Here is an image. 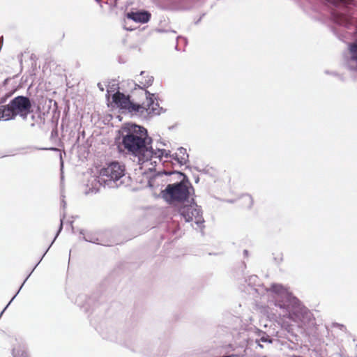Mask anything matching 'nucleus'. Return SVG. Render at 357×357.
<instances>
[{"label": "nucleus", "instance_id": "1", "mask_svg": "<svg viewBox=\"0 0 357 357\" xmlns=\"http://www.w3.org/2000/svg\"><path fill=\"white\" fill-rule=\"evenodd\" d=\"M249 286L255 287L258 294H267L268 306L275 311V317L287 319L301 327L314 324V315L291 292L280 284H273L270 288L257 285L259 278L251 275L247 280Z\"/></svg>", "mask_w": 357, "mask_h": 357}, {"label": "nucleus", "instance_id": "2", "mask_svg": "<svg viewBox=\"0 0 357 357\" xmlns=\"http://www.w3.org/2000/svg\"><path fill=\"white\" fill-rule=\"evenodd\" d=\"M152 138L146 128L136 124H129L122 130V145L124 149L138 159L139 163L151 160L155 155L166 153L165 149H153Z\"/></svg>", "mask_w": 357, "mask_h": 357}, {"label": "nucleus", "instance_id": "3", "mask_svg": "<svg viewBox=\"0 0 357 357\" xmlns=\"http://www.w3.org/2000/svg\"><path fill=\"white\" fill-rule=\"evenodd\" d=\"M31 107L32 104L29 97L17 96L13 98L8 104L1 105V121L14 120L17 116L22 120L26 121L31 114L33 122L30 123V126L34 127L36 116L32 114Z\"/></svg>", "mask_w": 357, "mask_h": 357}, {"label": "nucleus", "instance_id": "4", "mask_svg": "<svg viewBox=\"0 0 357 357\" xmlns=\"http://www.w3.org/2000/svg\"><path fill=\"white\" fill-rule=\"evenodd\" d=\"M125 175V167L119 162L109 163L106 167L101 169L99 176L93 178L100 185L113 188H117L123 183L121 178Z\"/></svg>", "mask_w": 357, "mask_h": 357}, {"label": "nucleus", "instance_id": "5", "mask_svg": "<svg viewBox=\"0 0 357 357\" xmlns=\"http://www.w3.org/2000/svg\"><path fill=\"white\" fill-rule=\"evenodd\" d=\"M183 177V180L172 184H168L165 190H162V198L169 204L174 202H183L187 200L190 195L188 185H191L187 176L178 172Z\"/></svg>", "mask_w": 357, "mask_h": 357}, {"label": "nucleus", "instance_id": "6", "mask_svg": "<svg viewBox=\"0 0 357 357\" xmlns=\"http://www.w3.org/2000/svg\"><path fill=\"white\" fill-rule=\"evenodd\" d=\"M142 94L144 95L146 101L142 104L131 102L130 106L128 107L127 111L132 114H139L144 116H153L160 114L162 108L159 105L155 93H150L147 90H142Z\"/></svg>", "mask_w": 357, "mask_h": 357}, {"label": "nucleus", "instance_id": "7", "mask_svg": "<svg viewBox=\"0 0 357 357\" xmlns=\"http://www.w3.org/2000/svg\"><path fill=\"white\" fill-rule=\"evenodd\" d=\"M179 213L186 222H194L201 230L204 228L202 210L195 202L182 206L179 208Z\"/></svg>", "mask_w": 357, "mask_h": 357}, {"label": "nucleus", "instance_id": "8", "mask_svg": "<svg viewBox=\"0 0 357 357\" xmlns=\"http://www.w3.org/2000/svg\"><path fill=\"white\" fill-rule=\"evenodd\" d=\"M155 158L160 159V160H162L164 158H165L164 162L169 160L174 167L176 165L181 167L188 162L189 155L185 148L179 147L177 149L176 152L173 154H171L170 151L166 150V153L161 155H155Z\"/></svg>", "mask_w": 357, "mask_h": 357}, {"label": "nucleus", "instance_id": "9", "mask_svg": "<svg viewBox=\"0 0 357 357\" xmlns=\"http://www.w3.org/2000/svg\"><path fill=\"white\" fill-rule=\"evenodd\" d=\"M136 80L138 83H135V89H139L140 93L142 94V90H146V88L153 84L154 78L145 71H141L139 77L136 78Z\"/></svg>", "mask_w": 357, "mask_h": 357}, {"label": "nucleus", "instance_id": "10", "mask_svg": "<svg viewBox=\"0 0 357 357\" xmlns=\"http://www.w3.org/2000/svg\"><path fill=\"white\" fill-rule=\"evenodd\" d=\"M126 15L128 20L142 24L148 22L151 18V13L146 10L132 11L127 13Z\"/></svg>", "mask_w": 357, "mask_h": 357}, {"label": "nucleus", "instance_id": "11", "mask_svg": "<svg viewBox=\"0 0 357 357\" xmlns=\"http://www.w3.org/2000/svg\"><path fill=\"white\" fill-rule=\"evenodd\" d=\"M113 102L121 109L127 110L130 106L131 100L129 96H125L119 91L116 92L112 96Z\"/></svg>", "mask_w": 357, "mask_h": 357}, {"label": "nucleus", "instance_id": "12", "mask_svg": "<svg viewBox=\"0 0 357 357\" xmlns=\"http://www.w3.org/2000/svg\"><path fill=\"white\" fill-rule=\"evenodd\" d=\"M13 357H29L25 347L23 345H17L12 350Z\"/></svg>", "mask_w": 357, "mask_h": 357}, {"label": "nucleus", "instance_id": "13", "mask_svg": "<svg viewBox=\"0 0 357 357\" xmlns=\"http://www.w3.org/2000/svg\"><path fill=\"white\" fill-rule=\"evenodd\" d=\"M336 21L337 24L344 26L346 28H349L350 26L353 24L351 19L343 15H339L337 17Z\"/></svg>", "mask_w": 357, "mask_h": 357}, {"label": "nucleus", "instance_id": "14", "mask_svg": "<svg viewBox=\"0 0 357 357\" xmlns=\"http://www.w3.org/2000/svg\"><path fill=\"white\" fill-rule=\"evenodd\" d=\"M80 234L83 235V239L84 241L93 243L99 244V243L98 242V238L95 235L91 233H87L85 234L82 231H80Z\"/></svg>", "mask_w": 357, "mask_h": 357}, {"label": "nucleus", "instance_id": "15", "mask_svg": "<svg viewBox=\"0 0 357 357\" xmlns=\"http://www.w3.org/2000/svg\"><path fill=\"white\" fill-rule=\"evenodd\" d=\"M259 340H257V342H268V343H271L272 342V338L270 337L269 335H268L266 333L263 332V331H259Z\"/></svg>", "mask_w": 357, "mask_h": 357}, {"label": "nucleus", "instance_id": "16", "mask_svg": "<svg viewBox=\"0 0 357 357\" xmlns=\"http://www.w3.org/2000/svg\"><path fill=\"white\" fill-rule=\"evenodd\" d=\"M350 52L351 54V59L357 61V44L351 45Z\"/></svg>", "mask_w": 357, "mask_h": 357}, {"label": "nucleus", "instance_id": "17", "mask_svg": "<svg viewBox=\"0 0 357 357\" xmlns=\"http://www.w3.org/2000/svg\"><path fill=\"white\" fill-rule=\"evenodd\" d=\"M243 199L247 203L246 206L250 208L253 204L252 197L250 195H245L243 196Z\"/></svg>", "mask_w": 357, "mask_h": 357}, {"label": "nucleus", "instance_id": "18", "mask_svg": "<svg viewBox=\"0 0 357 357\" xmlns=\"http://www.w3.org/2000/svg\"><path fill=\"white\" fill-rule=\"evenodd\" d=\"M327 2L337 6L341 4H346L347 0H326Z\"/></svg>", "mask_w": 357, "mask_h": 357}, {"label": "nucleus", "instance_id": "19", "mask_svg": "<svg viewBox=\"0 0 357 357\" xmlns=\"http://www.w3.org/2000/svg\"><path fill=\"white\" fill-rule=\"evenodd\" d=\"M65 218V215H63L62 218H61V220H60V226H59V230L54 237V238L53 239L52 242L50 244V246H52V245L53 244V243L54 242V241L56 240V238H57V236H59V233L61 232V231L62 230V228H63V219Z\"/></svg>", "mask_w": 357, "mask_h": 357}, {"label": "nucleus", "instance_id": "20", "mask_svg": "<svg viewBox=\"0 0 357 357\" xmlns=\"http://www.w3.org/2000/svg\"><path fill=\"white\" fill-rule=\"evenodd\" d=\"M14 91H15V89H13L12 91L7 93L3 97H1V104L5 102L6 99L8 98H9L13 93Z\"/></svg>", "mask_w": 357, "mask_h": 357}, {"label": "nucleus", "instance_id": "21", "mask_svg": "<svg viewBox=\"0 0 357 357\" xmlns=\"http://www.w3.org/2000/svg\"><path fill=\"white\" fill-rule=\"evenodd\" d=\"M84 296L81 295V296H79L77 298V299H76V301H75V302H76V303H77L78 305L82 306V307H84V304H82V299H83V298H84Z\"/></svg>", "mask_w": 357, "mask_h": 357}, {"label": "nucleus", "instance_id": "22", "mask_svg": "<svg viewBox=\"0 0 357 357\" xmlns=\"http://www.w3.org/2000/svg\"><path fill=\"white\" fill-rule=\"evenodd\" d=\"M19 292V291H17ZM18 293H17L13 298L12 299L10 300V301L8 303V304L6 306V307L1 310V316L3 315V312H5V310H6V308L8 307V306L9 305V304L11 303V301L15 298L16 295Z\"/></svg>", "mask_w": 357, "mask_h": 357}, {"label": "nucleus", "instance_id": "23", "mask_svg": "<svg viewBox=\"0 0 357 357\" xmlns=\"http://www.w3.org/2000/svg\"><path fill=\"white\" fill-rule=\"evenodd\" d=\"M51 246L50 245V247L47 249L46 252H45V254L43 255L42 257H43L45 256V255L46 254V252L48 251V250L50 249ZM43 258H41L40 259H42ZM41 262V260H39V262L35 266V267L33 268L32 271H33V270L36 268V267L38 265V264Z\"/></svg>", "mask_w": 357, "mask_h": 357}, {"label": "nucleus", "instance_id": "24", "mask_svg": "<svg viewBox=\"0 0 357 357\" xmlns=\"http://www.w3.org/2000/svg\"><path fill=\"white\" fill-rule=\"evenodd\" d=\"M98 87L99 88V89H100L101 91H104V88H103V86L102 85V84L98 83Z\"/></svg>", "mask_w": 357, "mask_h": 357}, {"label": "nucleus", "instance_id": "25", "mask_svg": "<svg viewBox=\"0 0 357 357\" xmlns=\"http://www.w3.org/2000/svg\"><path fill=\"white\" fill-rule=\"evenodd\" d=\"M32 272H33V271H31V273H32ZM31 273H30V274H29V275L26 278V279L24 280V281L23 284H22V286L20 287V288L19 291L22 289V287L23 284H24V282L28 280V278H29V277L30 276V275H31Z\"/></svg>", "mask_w": 357, "mask_h": 357}, {"label": "nucleus", "instance_id": "26", "mask_svg": "<svg viewBox=\"0 0 357 357\" xmlns=\"http://www.w3.org/2000/svg\"><path fill=\"white\" fill-rule=\"evenodd\" d=\"M123 27H124V29H125L128 30V31H132V30H133V29H132V28L127 27L126 24H124Z\"/></svg>", "mask_w": 357, "mask_h": 357}, {"label": "nucleus", "instance_id": "27", "mask_svg": "<svg viewBox=\"0 0 357 357\" xmlns=\"http://www.w3.org/2000/svg\"><path fill=\"white\" fill-rule=\"evenodd\" d=\"M337 326L340 328V329H343L345 328V326L342 324H337Z\"/></svg>", "mask_w": 357, "mask_h": 357}, {"label": "nucleus", "instance_id": "28", "mask_svg": "<svg viewBox=\"0 0 357 357\" xmlns=\"http://www.w3.org/2000/svg\"><path fill=\"white\" fill-rule=\"evenodd\" d=\"M9 80H10V79H9V78H6V79L4 80V82H3V85H6V84L8 83V82Z\"/></svg>", "mask_w": 357, "mask_h": 357}, {"label": "nucleus", "instance_id": "29", "mask_svg": "<svg viewBox=\"0 0 357 357\" xmlns=\"http://www.w3.org/2000/svg\"><path fill=\"white\" fill-rule=\"evenodd\" d=\"M61 204H62L63 208H65V207H66V202H65L64 200H62V202H61Z\"/></svg>", "mask_w": 357, "mask_h": 357}, {"label": "nucleus", "instance_id": "30", "mask_svg": "<svg viewBox=\"0 0 357 357\" xmlns=\"http://www.w3.org/2000/svg\"><path fill=\"white\" fill-rule=\"evenodd\" d=\"M243 253L245 256H247L248 254V251L247 250H244Z\"/></svg>", "mask_w": 357, "mask_h": 357}, {"label": "nucleus", "instance_id": "31", "mask_svg": "<svg viewBox=\"0 0 357 357\" xmlns=\"http://www.w3.org/2000/svg\"><path fill=\"white\" fill-rule=\"evenodd\" d=\"M95 1L100 4V7H102L100 0H95Z\"/></svg>", "mask_w": 357, "mask_h": 357}, {"label": "nucleus", "instance_id": "32", "mask_svg": "<svg viewBox=\"0 0 357 357\" xmlns=\"http://www.w3.org/2000/svg\"><path fill=\"white\" fill-rule=\"evenodd\" d=\"M1 45H3V36H1Z\"/></svg>", "mask_w": 357, "mask_h": 357}, {"label": "nucleus", "instance_id": "33", "mask_svg": "<svg viewBox=\"0 0 357 357\" xmlns=\"http://www.w3.org/2000/svg\"><path fill=\"white\" fill-rule=\"evenodd\" d=\"M0 319H1V317H0Z\"/></svg>", "mask_w": 357, "mask_h": 357}]
</instances>
